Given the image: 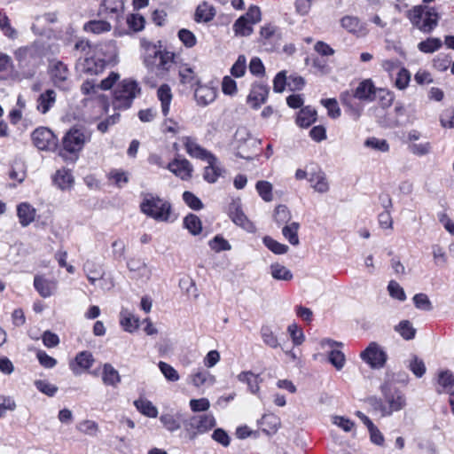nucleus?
Masks as SVG:
<instances>
[{"label":"nucleus","mask_w":454,"mask_h":454,"mask_svg":"<svg viewBox=\"0 0 454 454\" xmlns=\"http://www.w3.org/2000/svg\"><path fill=\"white\" fill-rule=\"evenodd\" d=\"M141 93V88L137 81L127 78L118 83L114 91V107L128 109L134 99Z\"/></svg>","instance_id":"obj_1"},{"label":"nucleus","mask_w":454,"mask_h":454,"mask_svg":"<svg viewBox=\"0 0 454 454\" xmlns=\"http://www.w3.org/2000/svg\"><path fill=\"white\" fill-rule=\"evenodd\" d=\"M412 25L424 33H430L438 24L439 15L434 8L417 5L407 14Z\"/></svg>","instance_id":"obj_2"},{"label":"nucleus","mask_w":454,"mask_h":454,"mask_svg":"<svg viewBox=\"0 0 454 454\" xmlns=\"http://www.w3.org/2000/svg\"><path fill=\"white\" fill-rule=\"evenodd\" d=\"M141 211L156 221L167 222L169 219L171 206L168 202L151 193L145 194L140 204Z\"/></svg>","instance_id":"obj_3"},{"label":"nucleus","mask_w":454,"mask_h":454,"mask_svg":"<svg viewBox=\"0 0 454 454\" xmlns=\"http://www.w3.org/2000/svg\"><path fill=\"white\" fill-rule=\"evenodd\" d=\"M216 424L212 414L193 415L183 420V426L187 438L194 441L199 434L210 431Z\"/></svg>","instance_id":"obj_4"},{"label":"nucleus","mask_w":454,"mask_h":454,"mask_svg":"<svg viewBox=\"0 0 454 454\" xmlns=\"http://www.w3.org/2000/svg\"><path fill=\"white\" fill-rule=\"evenodd\" d=\"M14 57L18 61L20 68L32 67L27 72L22 73V76L26 79H31L35 74V67L39 59L38 51L35 46H24L14 51Z\"/></svg>","instance_id":"obj_5"},{"label":"nucleus","mask_w":454,"mask_h":454,"mask_svg":"<svg viewBox=\"0 0 454 454\" xmlns=\"http://www.w3.org/2000/svg\"><path fill=\"white\" fill-rule=\"evenodd\" d=\"M174 54L168 51H161L155 45L147 49L145 63L147 67H155L160 72L168 71L173 64Z\"/></svg>","instance_id":"obj_6"},{"label":"nucleus","mask_w":454,"mask_h":454,"mask_svg":"<svg viewBox=\"0 0 454 454\" xmlns=\"http://www.w3.org/2000/svg\"><path fill=\"white\" fill-rule=\"evenodd\" d=\"M48 74L53 85L59 90H67L70 87V71L66 64L53 59L49 63Z\"/></svg>","instance_id":"obj_7"},{"label":"nucleus","mask_w":454,"mask_h":454,"mask_svg":"<svg viewBox=\"0 0 454 454\" xmlns=\"http://www.w3.org/2000/svg\"><path fill=\"white\" fill-rule=\"evenodd\" d=\"M381 392L387 405L385 415H391L394 411H398L404 408L406 400L404 395L395 387L389 383L381 386Z\"/></svg>","instance_id":"obj_8"},{"label":"nucleus","mask_w":454,"mask_h":454,"mask_svg":"<svg viewBox=\"0 0 454 454\" xmlns=\"http://www.w3.org/2000/svg\"><path fill=\"white\" fill-rule=\"evenodd\" d=\"M31 137L34 145L41 151H53L57 148L58 138L48 128L40 127L35 129Z\"/></svg>","instance_id":"obj_9"},{"label":"nucleus","mask_w":454,"mask_h":454,"mask_svg":"<svg viewBox=\"0 0 454 454\" xmlns=\"http://www.w3.org/2000/svg\"><path fill=\"white\" fill-rule=\"evenodd\" d=\"M90 137L82 129H70L62 139L63 148L69 153L81 151Z\"/></svg>","instance_id":"obj_10"},{"label":"nucleus","mask_w":454,"mask_h":454,"mask_svg":"<svg viewBox=\"0 0 454 454\" xmlns=\"http://www.w3.org/2000/svg\"><path fill=\"white\" fill-rule=\"evenodd\" d=\"M360 356L372 368H381L387 361V354L376 342H371Z\"/></svg>","instance_id":"obj_11"},{"label":"nucleus","mask_w":454,"mask_h":454,"mask_svg":"<svg viewBox=\"0 0 454 454\" xmlns=\"http://www.w3.org/2000/svg\"><path fill=\"white\" fill-rule=\"evenodd\" d=\"M228 214L236 225L241 227L247 232H254L256 231L254 224L244 214L239 200H233L230 203Z\"/></svg>","instance_id":"obj_12"},{"label":"nucleus","mask_w":454,"mask_h":454,"mask_svg":"<svg viewBox=\"0 0 454 454\" xmlns=\"http://www.w3.org/2000/svg\"><path fill=\"white\" fill-rule=\"evenodd\" d=\"M98 57L107 67H114L119 62L118 49L114 41L105 42L98 45Z\"/></svg>","instance_id":"obj_13"},{"label":"nucleus","mask_w":454,"mask_h":454,"mask_svg":"<svg viewBox=\"0 0 454 454\" xmlns=\"http://www.w3.org/2000/svg\"><path fill=\"white\" fill-rule=\"evenodd\" d=\"M166 168L182 180H189L193 171L192 165L184 158H175Z\"/></svg>","instance_id":"obj_14"},{"label":"nucleus","mask_w":454,"mask_h":454,"mask_svg":"<svg viewBox=\"0 0 454 454\" xmlns=\"http://www.w3.org/2000/svg\"><path fill=\"white\" fill-rule=\"evenodd\" d=\"M270 91L267 85L254 83L247 96V102L254 109H258L266 102Z\"/></svg>","instance_id":"obj_15"},{"label":"nucleus","mask_w":454,"mask_h":454,"mask_svg":"<svg viewBox=\"0 0 454 454\" xmlns=\"http://www.w3.org/2000/svg\"><path fill=\"white\" fill-rule=\"evenodd\" d=\"M340 25L348 33L355 35L356 37H364L369 32L366 23L362 22L355 16H344L340 20Z\"/></svg>","instance_id":"obj_16"},{"label":"nucleus","mask_w":454,"mask_h":454,"mask_svg":"<svg viewBox=\"0 0 454 454\" xmlns=\"http://www.w3.org/2000/svg\"><path fill=\"white\" fill-rule=\"evenodd\" d=\"M207 162L208 165L204 168L203 178L209 184H215L225 170L215 155L210 157Z\"/></svg>","instance_id":"obj_17"},{"label":"nucleus","mask_w":454,"mask_h":454,"mask_svg":"<svg viewBox=\"0 0 454 454\" xmlns=\"http://www.w3.org/2000/svg\"><path fill=\"white\" fill-rule=\"evenodd\" d=\"M106 65L98 57L85 58L78 63V68L83 74L89 75H98L106 68Z\"/></svg>","instance_id":"obj_18"},{"label":"nucleus","mask_w":454,"mask_h":454,"mask_svg":"<svg viewBox=\"0 0 454 454\" xmlns=\"http://www.w3.org/2000/svg\"><path fill=\"white\" fill-rule=\"evenodd\" d=\"M217 95V90L214 87L198 84L194 92V98L198 105L206 106L214 102Z\"/></svg>","instance_id":"obj_19"},{"label":"nucleus","mask_w":454,"mask_h":454,"mask_svg":"<svg viewBox=\"0 0 454 454\" xmlns=\"http://www.w3.org/2000/svg\"><path fill=\"white\" fill-rule=\"evenodd\" d=\"M184 144L187 153L193 158H197L202 160H207L210 157H213L214 154L205 148L201 147L199 144L196 143L194 139L189 137H185L184 138Z\"/></svg>","instance_id":"obj_20"},{"label":"nucleus","mask_w":454,"mask_h":454,"mask_svg":"<svg viewBox=\"0 0 454 454\" xmlns=\"http://www.w3.org/2000/svg\"><path fill=\"white\" fill-rule=\"evenodd\" d=\"M34 286L42 297L47 298L55 293L57 281L47 279L41 275H36L34 278Z\"/></svg>","instance_id":"obj_21"},{"label":"nucleus","mask_w":454,"mask_h":454,"mask_svg":"<svg viewBox=\"0 0 454 454\" xmlns=\"http://www.w3.org/2000/svg\"><path fill=\"white\" fill-rule=\"evenodd\" d=\"M36 209L27 202H21L17 206V216L22 227H27L35 219Z\"/></svg>","instance_id":"obj_22"},{"label":"nucleus","mask_w":454,"mask_h":454,"mask_svg":"<svg viewBox=\"0 0 454 454\" xmlns=\"http://www.w3.org/2000/svg\"><path fill=\"white\" fill-rule=\"evenodd\" d=\"M353 95L359 100L371 102L376 98V88L371 80H364L358 84Z\"/></svg>","instance_id":"obj_23"},{"label":"nucleus","mask_w":454,"mask_h":454,"mask_svg":"<svg viewBox=\"0 0 454 454\" xmlns=\"http://www.w3.org/2000/svg\"><path fill=\"white\" fill-rule=\"evenodd\" d=\"M127 267L130 272L134 273V277L137 278L149 279L152 275L151 270L147 264L141 259L131 258L127 262Z\"/></svg>","instance_id":"obj_24"},{"label":"nucleus","mask_w":454,"mask_h":454,"mask_svg":"<svg viewBox=\"0 0 454 454\" xmlns=\"http://www.w3.org/2000/svg\"><path fill=\"white\" fill-rule=\"evenodd\" d=\"M309 182L317 192L325 193L330 189L326 175L320 169L309 174Z\"/></svg>","instance_id":"obj_25"},{"label":"nucleus","mask_w":454,"mask_h":454,"mask_svg":"<svg viewBox=\"0 0 454 454\" xmlns=\"http://www.w3.org/2000/svg\"><path fill=\"white\" fill-rule=\"evenodd\" d=\"M57 94L55 90L49 89L40 94L37 98L36 109L43 114H45L54 106Z\"/></svg>","instance_id":"obj_26"},{"label":"nucleus","mask_w":454,"mask_h":454,"mask_svg":"<svg viewBox=\"0 0 454 454\" xmlns=\"http://www.w3.org/2000/svg\"><path fill=\"white\" fill-rule=\"evenodd\" d=\"M157 98L160 102L163 115L167 116L169 113V106L173 98L169 85L161 84L157 90Z\"/></svg>","instance_id":"obj_27"},{"label":"nucleus","mask_w":454,"mask_h":454,"mask_svg":"<svg viewBox=\"0 0 454 454\" xmlns=\"http://www.w3.org/2000/svg\"><path fill=\"white\" fill-rule=\"evenodd\" d=\"M238 380L247 384L248 389L253 394H258L260 390L259 384L262 381L258 374L251 371L242 372L238 375Z\"/></svg>","instance_id":"obj_28"},{"label":"nucleus","mask_w":454,"mask_h":454,"mask_svg":"<svg viewBox=\"0 0 454 454\" xmlns=\"http://www.w3.org/2000/svg\"><path fill=\"white\" fill-rule=\"evenodd\" d=\"M215 16V8L207 2H203L198 5L195 11L194 20L196 22H209Z\"/></svg>","instance_id":"obj_29"},{"label":"nucleus","mask_w":454,"mask_h":454,"mask_svg":"<svg viewBox=\"0 0 454 454\" xmlns=\"http://www.w3.org/2000/svg\"><path fill=\"white\" fill-rule=\"evenodd\" d=\"M93 363L94 358L92 354L89 351H82L76 355L74 362L70 364V367L74 374H78L80 372L76 370L75 366L81 369H89L92 366Z\"/></svg>","instance_id":"obj_30"},{"label":"nucleus","mask_w":454,"mask_h":454,"mask_svg":"<svg viewBox=\"0 0 454 454\" xmlns=\"http://www.w3.org/2000/svg\"><path fill=\"white\" fill-rule=\"evenodd\" d=\"M120 324L124 331L133 333L138 329L139 320L128 309H121L120 313Z\"/></svg>","instance_id":"obj_31"},{"label":"nucleus","mask_w":454,"mask_h":454,"mask_svg":"<svg viewBox=\"0 0 454 454\" xmlns=\"http://www.w3.org/2000/svg\"><path fill=\"white\" fill-rule=\"evenodd\" d=\"M317 120V111L310 106L303 107L298 113L296 123L301 128H308Z\"/></svg>","instance_id":"obj_32"},{"label":"nucleus","mask_w":454,"mask_h":454,"mask_svg":"<svg viewBox=\"0 0 454 454\" xmlns=\"http://www.w3.org/2000/svg\"><path fill=\"white\" fill-rule=\"evenodd\" d=\"M137 410L148 418H157L158 409L153 403L145 398H139L134 401Z\"/></svg>","instance_id":"obj_33"},{"label":"nucleus","mask_w":454,"mask_h":454,"mask_svg":"<svg viewBox=\"0 0 454 454\" xmlns=\"http://www.w3.org/2000/svg\"><path fill=\"white\" fill-rule=\"evenodd\" d=\"M103 383L106 386L115 387L121 381V377L117 370L112 364H105L102 372Z\"/></svg>","instance_id":"obj_34"},{"label":"nucleus","mask_w":454,"mask_h":454,"mask_svg":"<svg viewBox=\"0 0 454 454\" xmlns=\"http://www.w3.org/2000/svg\"><path fill=\"white\" fill-rule=\"evenodd\" d=\"M271 277L276 280L290 281L293 279L294 275L290 270L280 263H272L270 266Z\"/></svg>","instance_id":"obj_35"},{"label":"nucleus","mask_w":454,"mask_h":454,"mask_svg":"<svg viewBox=\"0 0 454 454\" xmlns=\"http://www.w3.org/2000/svg\"><path fill=\"white\" fill-rule=\"evenodd\" d=\"M178 74L181 83L184 85L193 87L194 85H198L200 83L194 71L188 65L182 66Z\"/></svg>","instance_id":"obj_36"},{"label":"nucleus","mask_w":454,"mask_h":454,"mask_svg":"<svg viewBox=\"0 0 454 454\" xmlns=\"http://www.w3.org/2000/svg\"><path fill=\"white\" fill-rule=\"evenodd\" d=\"M83 270L86 274L88 280L94 285L98 279L104 276V271L101 268L91 261H87L83 265Z\"/></svg>","instance_id":"obj_37"},{"label":"nucleus","mask_w":454,"mask_h":454,"mask_svg":"<svg viewBox=\"0 0 454 454\" xmlns=\"http://www.w3.org/2000/svg\"><path fill=\"white\" fill-rule=\"evenodd\" d=\"M180 419V413H176V415L164 413L160 417V421L168 431L175 432L181 427Z\"/></svg>","instance_id":"obj_38"},{"label":"nucleus","mask_w":454,"mask_h":454,"mask_svg":"<svg viewBox=\"0 0 454 454\" xmlns=\"http://www.w3.org/2000/svg\"><path fill=\"white\" fill-rule=\"evenodd\" d=\"M54 182L61 190H65L72 186L74 177L70 170L62 168L57 171Z\"/></svg>","instance_id":"obj_39"},{"label":"nucleus","mask_w":454,"mask_h":454,"mask_svg":"<svg viewBox=\"0 0 454 454\" xmlns=\"http://www.w3.org/2000/svg\"><path fill=\"white\" fill-rule=\"evenodd\" d=\"M184 226L192 235H199L202 231V223L199 216L194 214L187 215L184 219Z\"/></svg>","instance_id":"obj_40"},{"label":"nucleus","mask_w":454,"mask_h":454,"mask_svg":"<svg viewBox=\"0 0 454 454\" xmlns=\"http://www.w3.org/2000/svg\"><path fill=\"white\" fill-rule=\"evenodd\" d=\"M300 224L296 222H294L290 224H287L283 227L282 234L283 236L289 241V243L293 246L299 245V238H298V230Z\"/></svg>","instance_id":"obj_41"},{"label":"nucleus","mask_w":454,"mask_h":454,"mask_svg":"<svg viewBox=\"0 0 454 454\" xmlns=\"http://www.w3.org/2000/svg\"><path fill=\"white\" fill-rule=\"evenodd\" d=\"M111 25L106 20H90L85 23L83 28L86 32L101 34L111 30Z\"/></svg>","instance_id":"obj_42"},{"label":"nucleus","mask_w":454,"mask_h":454,"mask_svg":"<svg viewBox=\"0 0 454 454\" xmlns=\"http://www.w3.org/2000/svg\"><path fill=\"white\" fill-rule=\"evenodd\" d=\"M395 330L406 340L414 339L416 334V329L409 320L401 321Z\"/></svg>","instance_id":"obj_43"},{"label":"nucleus","mask_w":454,"mask_h":454,"mask_svg":"<svg viewBox=\"0 0 454 454\" xmlns=\"http://www.w3.org/2000/svg\"><path fill=\"white\" fill-rule=\"evenodd\" d=\"M252 23L245 19V17H239L233 24V30L236 35L247 36L253 32Z\"/></svg>","instance_id":"obj_44"},{"label":"nucleus","mask_w":454,"mask_h":454,"mask_svg":"<svg viewBox=\"0 0 454 454\" xmlns=\"http://www.w3.org/2000/svg\"><path fill=\"white\" fill-rule=\"evenodd\" d=\"M124 3L122 0H112V2L100 3L99 12H109L118 16L122 12Z\"/></svg>","instance_id":"obj_45"},{"label":"nucleus","mask_w":454,"mask_h":454,"mask_svg":"<svg viewBox=\"0 0 454 454\" xmlns=\"http://www.w3.org/2000/svg\"><path fill=\"white\" fill-rule=\"evenodd\" d=\"M442 45L441 39L430 37L425 41L420 42L418 44V48L420 51L425 53H433L438 51Z\"/></svg>","instance_id":"obj_46"},{"label":"nucleus","mask_w":454,"mask_h":454,"mask_svg":"<svg viewBox=\"0 0 454 454\" xmlns=\"http://www.w3.org/2000/svg\"><path fill=\"white\" fill-rule=\"evenodd\" d=\"M260 333L265 345L272 348H277L279 346L278 340L270 326L262 325Z\"/></svg>","instance_id":"obj_47"},{"label":"nucleus","mask_w":454,"mask_h":454,"mask_svg":"<svg viewBox=\"0 0 454 454\" xmlns=\"http://www.w3.org/2000/svg\"><path fill=\"white\" fill-rule=\"evenodd\" d=\"M438 383L446 392L450 393L454 390V374L448 370L441 372Z\"/></svg>","instance_id":"obj_48"},{"label":"nucleus","mask_w":454,"mask_h":454,"mask_svg":"<svg viewBox=\"0 0 454 454\" xmlns=\"http://www.w3.org/2000/svg\"><path fill=\"white\" fill-rule=\"evenodd\" d=\"M262 241L265 247L276 254H284L288 251V246L279 243L271 237L266 236Z\"/></svg>","instance_id":"obj_49"},{"label":"nucleus","mask_w":454,"mask_h":454,"mask_svg":"<svg viewBox=\"0 0 454 454\" xmlns=\"http://www.w3.org/2000/svg\"><path fill=\"white\" fill-rule=\"evenodd\" d=\"M0 29L4 35L11 39L17 36V31L11 26L10 20L6 14L0 11Z\"/></svg>","instance_id":"obj_50"},{"label":"nucleus","mask_w":454,"mask_h":454,"mask_svg":"<svg viewBox=\"0 0 454 454\" xmlns=\"http://www.w3.org/2000/svg\"><path fill=\"white\" fill-rule=\"evenodd\" d=\"M256 190L264 201H271L272 196V185L268 181H258L256 183Z\"/></svg>","instance_id":"obj_51"},{"label":"nucleus","mask_w":454,"mask_h":454,"mask_svg":"<svg viewBox=\"0 0 454 454\" xmlns=\"http://www.w3.org/2000/svg\"><path fill=\"white\" fill-rule=\"evenodd\" d=\"M291 217V213L286 205H278L275 208L274 220L278 225L287 223Z\"/></svg>","instance_id":"obj_52"},{"label":"nucleus","mask_w":454,"mask_h":454,"mask_svg":"<svg viewBox=\"0 0 454 454\" xmlns=\"http://www.w3.org/2000/svg\"><path fill=\"white\" fill-rule=\"evenodd\" d=\"M109 178L114 180V184L121 188L129 183V174L121 169H112L109 173Z\"/></svg>","instance_id":"obj_53"},{"label":"nucleus","mask_w":454,"mask_h":454,"mask_svg":"<svg viewBox=\"0 0 454 454\" xmlns=\"http://www.w3.org/2000/svg\"><path fill=\"white\" fill-rule=\"evenodd\" d=\"M387 291L389 295L394 299L400 301H404L406 300V294L403 288L395 280L389 281L387 285Z\"/></svg>","instance_id":"obj_54"},{"label":"nucleus","mask_w":454,"mask_h":454,"mask_svg":"<svg viewBox=\"0 0 454 454\" xmlns=\"http://www.w3.org/2000/svg\"><path fill=\"white\" fill-rule=\"evenodd\" d=\"M412 300L415 307L419 309L425 311H431L433 309L432 303L426 294H417L413 296Z\"/></svg>","instance_id":"obj_55"},{"label":"nucleus","mask_w":454,"mask_h":454,"mask_svg":"<svg viewBox=\"0 0 454 454\" xmlns=\"http://www.w3.org/2000/svg\"><path fill=\"white\" fill-rule=\"evenodd\" d=\"M408 367L418 378H421L426 372V365L424 362L416 356H412L409 362Z\"/></svg>","instance_id":"obj_56"},{"label":"nucleus","mask_w":454,"mask_h":454,"mask_svg":"<svg viewBox=\"0 0 454 454\" xmlns=\"http://www.w3.org/2000/svg\"><path fill=\"white\" fill-rule=\"evenodd\" d=\"M12 67L13 64L11 57L7 54L0 53V79L5 80Z\"/></svg>","instance_id":"obj_57"},{"label":"nucleus","mask_w":454,"mask_h":454,"mask_svg":"<svg viewBox=\"0 0 454 454\" xmlns=\"http://www.w3.org/2000/svg\"><path fill=\"white\" fill-rule=\"evenodd\" d=\"M183 200L185 204L193 210H200L203 208L202 201L192 192H184L183 193Z\"/></svg>","instance_id":"obj_58"},{"label":"nucleus","mask_w":454,"mask_h":454,"mask_svg":"<svg viewBox=\"0 0 454 454\" xmlns=\"http://www.w3.org/2000/svg\"><path fill=\"white\" fill-rule=\"evenodd\" d=\"M246 69L247 59L244 55H239L231 68V74L237 78L242 77L246 73Z\"/></svg>","instance_id":"obj_59"},{"label":"nucleus","mask_w":454,"mask_h":454,"mask_svg":"<svg viewBox=\"0 0 454 454\" xmlns=\"http://www.w3.org/2000/svg\"><path fill=\"white\" fill-rule=\"evenodd\" d=\"M159 368H160V372H162V374L164 375V377L168 380L175 382V381H177L179 380L178 372L170 364H167L165 362L160 361L159 363Z\"/></svg>","instance_id":"obj_60"},{"label":"nucleus","mask_w":454,"mask_h":454,"mask_svg":"<svg viewBox=\"0 0 454 454\" xmlns=\"http://www.w3.org/2000/svg\"><path fill=\"white\" fill-rule=\"evenodd\" d=\"M209 246L212 250L217 253L222 251H229L231 249V247L228 240H226L220 235L215 236L212 240H210Z\"/></svg>","instance_id":"obj_61"},{"label":"nucleus","mask_w":454,"mask_h":454,"mask_svg":"<svg viewBox=\"0 0 454 454\" xmlns=\"http://www.w3.org/2000/svg\"><path fill=\"white\" fill-rule=\"evenodd\" d=\"M328 359H329V362L338 371L341 370L345 365V362H346L345 356L340 350L333 349V350L330 351Z\"/></svg>","instance_id":"obj_62"},{"label":"nucleus","mask_w":454,"mask_h":454,"mask_svg":"<svg viewBox=\"0 0 454 454\" xmlns=\"http://www.w3.org/2000/svg\"><path fill=\"white\" fill-rule=\"evenodd\" d=\"M36 388L48 396H54L58 392V387L46 380H37L35 381Z\"/></svg>","instance_id":"obj_63"},{"label":"nucleus","mask_w":454,"mask_h":454,"mask_svg":"<svg viewBox=\"0 0 454 454\" xmlns=\"http://www.w3.org/2000/svg\"><path fill=\"white\" fill-rule=\"evenodd\" d=\"M178 38L187 48L193 47L197 43L194 34L186 28H182L178 31Z\"/></svg>","instance_id":"obj_64"}]
</instances>
